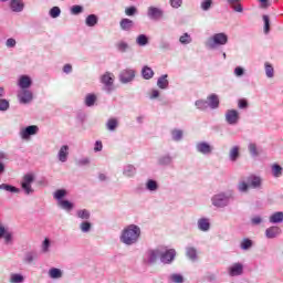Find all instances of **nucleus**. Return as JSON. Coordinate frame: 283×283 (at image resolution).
Segmentation results:
<instances>
[{
    "label": "nucleus",
    "instance_id": "f257e3e1",
    "mask_svg": "<svg viewBox=\"0 0 283 283\" xmlns=\"http://www.w3.org/2000/svg\"><path fill=\"white\" fill-rule=\"evenodd\" d=\"M140 227L136 224H129L122 231L119 240L123 244H126V247H132L138 243V240H140Z\"/></svg>",
    "mask_w": 283,
    "mask_h": 283
},
{
    "label": "nucleus",
    "instance_id": "f03ea898",
    "mask_svg": "<svg viewBox=\"0 0 283 283\" xmlns=\"http://www.w3.org/2000/svg\"><path fill=\"white\" fill-rule=\"evenodd\" d=\"M231 200H233V193L231 192H219L211 198V203L217 209H224L229 207Z\"/></svg>",
    "mask_w": 283,
    "mask_h": 283
},
{
    "label": "nucleus",
    "instance_id": "7ed1b4c3",
    "mask_svg": "<svg viewBox=\"0 0 283 283\" xmlns=\"http://www.w3.org/2000/svg\"><path fill=\"white\" fill-rule=\"evenodd\" d=\"M227 43H229V35H227V33H214L207 40L206 48H208V50H216V48L227 45Z\"/></svg>",
    "mask_w": 283,
    "mask_h": 283
},
{
    "label": "nucleus",
    "instance_id": "20e7f679",
    "mask_svg": "<svg viewBox=\"0 0 283 283\" xmlns=\"http://www.w3.org/2000/svg\"><path fill=\"white\" fill-rule=\"evenodd\" d=\"M158 260H160V248L149 249L146 251L144 255L145 264L154 265L156 262H158Z\"/></svg>",
    "mask_w": 283,
    "mask_h": 283
},
{
    "label": "nucleus",
    "instance_id": "39448f33",
    "mask_svg": "<svg viewBox=\"0 0 283 283\" xmlns=\"http://www.w3.org/2000/svg\"><path fill=\"white\" fill-rule=\"evenodd\" d=\"M32 182H34V174H27L22 178L21 187L25 196H32L34 189L32 188Z\"/></svg>",
    "mask_w": 283,
    "mask_h": 283
},
{
    "label": "nucleus",
    "instance_id": "423d86ee",
    "mask_svg": "<svg viewBox=\"0 0 283 283\" xmlns=\"http://www.w3.org/2000/svg\"><path fill=\"white\" fill-rule=\"evenodd\" d=\"M0 240H4V244L10 245L14 244V232L10 228H6L0 223Z\"/></svg>",
    "mask_w": 283,
    "mask_h": 283
},
{
    "label": "nucleus",
    "instance_id": "0eeeda50",
    "mask_svg": "<svg viewBox=\"0 0 283 283\" xmlns=\"http://www.w3.org/2000/svg\"><path fill=\"white\" fill-rule=\"evenodd\" d=\"M159 260L161 264H171V262L176 260V250L168 249L166 251H163V249H160Z\"/></svg>",
    "mask_w": 283,
    "mask_h": 283
},
{
    "label": "nucleus",
    "instance_id": "6e6552de",
    "mask_svg": "<svg viewBox=\"0 0 283 283\" xmlns=\"http://www.w3.org/2000/svg\"><path fill=\"white\" fill-rule=\"evenodd\" d=\"M105 92L108 94L114 91V73L106 72L101 77Z\"/></svg>",
    "mask_w": 283,
    "mask_h": 283
},
{
    "label": "nucleus",
    "instance_id": "1a4fd4ad",
    "mask_svg": "<svg viewBox=\"0 0 283 283\" xmlns=\"http://www.w3.org/2000/svg\"><path fill=\"white\" fill-rule=\"evenodd\" d=\"M147 17L151 21H160L165 17V11L158 7H148Z\"/></svg>",
    "mask_w": 283,
    "mask_h": 283
},
{
    "label": "nucleus",
    "instance_id": "9d476101",
    "mask_svg": "<svg viewBox=\"0 0 283 283\" xmlns=\"http://www.w3.org/2000/svg\"><path fill=\"white\" fill-rule=\"evenodd\" d=\"M39 134V126L31 125L20 130L22 140H30V136H36Z\"/></svg>",
    "mask_w": 283,
    "mask_h": 283
},
{
    "label": "nucleus",
    "instance_id": "9b49d317",
    "mask_svg": "<svg viewBox=\"0 0 283 283\" xmlns=\"http://www.w3.org/2000/svg\"><path fill=\"white\" fill-rule=\"evenodd\" d=\"M136 78V71L133 69H125L119 74L120 83H132Z\"/></svg>",
    "mask_w": 283,
    "mask_h": 283
},
{
    "label": "nucleus",
    "instance_id": "f8f14e48",
    "mask_svg": "<svg viewBox=\"0 0 283 283\" xmlns=\"http://www.w3.org/2000/svg\"><path fill=\"white\" fill-rule=\"evenodd\" d=\"M226 122L228 125H238L240 123V113L235 109H228L226 112Z\"/></svg>",
    "mask_w": 283,
    "mask_h": 283
},
{
    "label": "nucleus",
    "instance_id": "ddd939ff",
    "mask_svg": "<svg viewBox=\"0 0 283 283\" xmlns=\"http://www.w3.org/2000/svg\"><path fill=\"white\" fill-rule=\"evenodd\" d=\"M196 150L203 156H210V154H213V146H210L207 142H199L196 144Z\"/></svg>",
    "mask_w": 283,
    "mask_h": 283
},
{
    "label": "nucleus",
    "instance_id": "4468645a",
    "mask_svg": "<svg viewBox=\"0 0 283 283\" xmlns=\"http://www.w3.org/2000/svg\"><path fill=\"white\" fill-rule=\"evenodd\" d=\"M19 102L22 105H28V103H32V98H34L32 91L24 88L18 94Z\"/></svg>",
    "mask_w": 283,
    "mask_h": 283
},
{
    "label": "nucleus",
    "instance_id": "2eb2a0df",
    "mask_svg": "<svg viewBox=\"0 0 283 283\" xmlns=\"http://www.w3.org/2000/svg\"><path fill=\"white\" fill-rule=\"evenodd\" d=\"M230 277H238L244 273V265L242 263H233L228 268Z\"/></svg>",
    "mask_w": 283,
    "mask_h": 283
},
{
    "label": "nucleus",
    "instance_id": "dca6fc26",
    "mask_svg": "<svg viewBox=\"0 0 283 283\" xmlns=\"http://www.w3.org/2000/svg\"><path fill=\"white\" fill-rule=\"evenodd\" d=\"M247 180L251 189H262V177L250 175Z\"/></svg>",
    "mask_w": 283,
    "mask_h": 283
},
{
    "label": "nucleus",
    "instance_id": "f3484780",
    "mask_svg": "<svg viewBox=\"0 0 283 283\" xmlns=\"http://www.w3.org/2000/svg\"><path fill=\"white\" fill-rule=\"evenodd\" d=\"M197 227H198L199 231L207 233V231H209L211 229V221L209 220V218H200L197 221Z\"/></svg>",
    "mask_w": 283,
    "mask_h": 283
},
{
    "label": "nucleus",
    "instance_id": "a211bd4d",
    "mask_svg": "<svg viewBox=\"0 0 283 283\" xmlns=\"http://www.w3.org/2000/svg\"><path fill=\"white\" fill-rule=\"evenodd\" d=\"M69 156H70V146L67 145L61 146L57 153V160H60V163H67Z\"/></svg>",
    "mask_w": 283,
    "mask_h": 283
},
{
    "label": "nucleus",
    "instance_id": "6ab92c4d",
    "mask_svg": "<svg viewBox=\"0 0 283 283\" xmlns=\"http://www.w3.org/2000/svg\"><path fill=\"white\" fill-rule=\"evenodd\" d=\"M280 233H282V229L277 226H272L265 230V238H268V240H273L274 238H277Z\"/></svg>",
    "mask_w": 283,
    "mask_h": 283
},
{
    "label": "nucleus",
    "instance_id": "aec40b11",
    "mask_svg": "<svg viewBox=\"0 0 283 283\" xmlns=\"http://www.w3.org/2000/svg\"><path fill=\"white\" fill-rule=\"evenodd\" d=\"M207 103L210 109H218V107H220V98L216 94L209 95Z\"/></svg>",
    "mask_w": 283,
    "mask_h": 283
},
{
    "label": "nucleus",
    "instance_id": "412c9836",
    "mask_svg": "<svg viewBox=\"0 0 283 283\" xmlns=\"http://www.w3.org/2000/svg\"><path fill=\"white\" fill-rule=\"evenodd\" d=\"M10 8L12 12H23V9L25 8V3H23V0H11Z\"/></svg>",
    "mask_w": 283,
    "mask_h": 283
},
{
    "label": "nucleus",
    "instance_id": "4be33fe9",
    "mask_svg": "<svg viewBox=\"0 0 283 283\" xmlns=\"http://www.w3.org/2000/svg\"><path fill=\"white\" fill-rule=\"evenodd\" d=\"M18 85L21 87V90H28V87H31L32 85V78H30L28 75H22L19 78Z\"/></svg>",
    "mask_w": 283,
    "mask_h": 283
},
{
    "label": "nucleus",
    "instance_id": "5701e85b",
    "mask_svg": "<svg viewBox=\"0 0 283 283\" xmlns=\"http://www.w3.org/2000/svg\"><path fill=\"white\" fill-rule=\"evenodd\" d=\"M123 176H125L126 178H134V176H136L135 166L132 164L125 165L123 168Z\"/></svg>",
    "mask_w": 283,
    "mask_h": 283
},
{
    "label": "nucleus",
    "instance_id": "b1692460",
    "mask_svg": "<svg viewBox=\"0 0 283 283\" xmlns=\"http://www.w3.org/2000/svg\"><path fill=\"white\" fill-rule=\"evenodd\" d=\"M269 222L271 224H280L283 222V212L282 211H277V212H274L270 216L269 218Z\"/></svg>",
    "mask_w": 283,
    "mask_h": 283
},
{
    "label": "nucleus",
    "instance_id": "393cba45",
    "mask_svg": "<svg viewBox=\"0 0 283 283\" xmlns=\"http://www.w3.org/2000/svg\"><path fill=\"white\" fill-rule=\"evenodd\" d=\"M49 277L51 280H61V277H63V270L59 268H51L49 270Z\"/></svg>",
    "mask_w": 283,
    "mask_h": 283
},
{
    "label": "nucleus",
    "instance_id": "a878e982",
    "mask_svg": "<svg viewBox=\"0 0 283 283\" xmlns=\"http://www.w3.org/2000/svg\"><path fill=\"white\" fill-rule=\"evenodd\" d=\"M146 189L147 191H150V193H156V191H158L159 189L158 181L154 179H148L146 181Z\"/></svg>",
    "mask_w": 283,
    "mask_h": 283
},
{
    "label": "nucleus",
    "instance_id": "bb28decb",
    "mask_svg": "<svg viewBox=\"0 0 283 283\" xmlns=\"http://www.w3.org/2000/svg\"><path fill=\"white\" fill-rule=\"evenodd\" d=\"M231 163H235L240 158V146H233L229 151Z\"/></svg>",
    "mask_w": 283,
    "mask_h": 283
},
{
    "label": "nucleus",
    "instance_id": "cd10ccee",
    "mask_svg": "<svg viewBox=\"0 0 283 283\" xmlns=\"http://www.w3.org/2000/svg\"><path fill=\"white\" fill-rule=\"evenodd\" d=\"M0 189L1 191H8L9 193H21V189L9 184H1Z\"/></svg>",
    "mask_w": 283,
    "mask_h": 283
},
{
    "label": "nucleus",
    "instance_id": "c85d7f7f",
    "mask_svg": "<svg viewBox=\"0 0 283 283\" xmlns=\"http://www.w3.org/2000/svg\"><path fill=\"white\" fill-rule=\"evenodd\" d=\"M186 255L191 260L192 262H196L198 260V250L193 247H187L186 248Z\"/></svg>",
    "mask_w": 283,
    "mask_h": 283
},
{
    "label": "nucleus",
    "instance_id": "c756f323",
    "mask_svg": "<svg viewBox=\"0 0 283 283\" xmlns=\"http://www.w3.org/2000/svg\"><path fill=\"white\" fill-rule=\"evenodd\" d=\"M168 75H161L158 80H157V86L159 87V90H167V87H169V80Z\"/></svg>",
    "mask_w": 283,
    "mask_h": 283
},
{
    "label": "nucleus",
    "instance_id": "7c9ffc66",
    "mask_svg": "<svg viewBox=\"0 0 283 283\" xmlns=\"http://www.w3.org/2000/svg\"><path fill=\"white\" fill-rule=\"evenodd\" d=\"M85 23L87 28H94L95 25L98 24V15L96 14H90L85 19Z\"/></svg>",
    "mask_w": 283,
    "mask_h": 283
},
{
    "label": "nucleus",
    "instance_id": "2f4dec72",
    "mask_svg": "<svg viewBox=\"0 0 283 283\" xmlns=\"http://www.w3.org/2000/svg\"><path fill=\"white\" fill-rule=\"evenodd\" d=\"M119 25H120L122 30L129 32V30H132V28H134V21L125 18V19H122Z\"/></svg>",
    "mask_w": 283,
    "mask_h": 283
},
{
    "label": "nucleus",
    "instance_id": "473e14b6",
    "mask_svg": "<svg viewBox=\"0 0 283 283\" xmlns=\"http://www.w3.org/2000/svg\"><path fill=\"white\" fill-rule=\"evenodd\" d=\"M142 76L146 81H149V78H154V70L149 66H144L142 70Z\"/></svg>",
    "mask_w": 283,
    "mask_h": 283
},
{
    "label": "nucleus",
    "instance_id": "72a5a7b5",
    "mask_svg": "<svg viewBox=\"0 0 283 283\" xmlns=\"http://www.w3.org/2000/svg\"><path fill=\"white\" fill-rule=\"evenodd\" d=\"M136 43L137 45H139L140 48H145V45L149 44V38H147V35L145 34H139L136 39Z\"/></svg>",
    "mask_w": 283,
    "mask_h": 283
},
{
    "label": "nucleus",
    "instance_id": "f704fd0d",
    "mask_svg": "<svg viewBox=\"0 0 283 283\" xmlns=\"http://www.w3.org/2000/svg\"><path fill=\"white\" fill-rule=\"evenodd\" d=\"M116 127H118V119L111 118L107 120L106 129H108V132H116Z\"/></svg>",
    "mask_w": 283,
    "mask_h": 283
},
{
    "label": "nucleus",
    "instance_id": "c9c22d12",
    "mask_svg": "<svg viewBox=\"0 0 283 283\" xmlns=\"http://www.w3.org/2000/svg\"><path fill=\"white\" fill-rule=\"evenodd\" d=\"M168 280H169V282H172V283H184L185 282V277L182 276V274H178V273L170 274Z\"/></svg>",
    "mask_w": 283,
    "mask_h": 283
},
{
    "label": "nucleus",
    "instance_id": "e433bc0d",
    "mask_svg": "<svg viewBox=\"0 0 283 283\" xmlns=\"http://www.w3.org/2000/svg\"><path fill=\"white\" fill-rule=\"evenodd\" d=\"M237 188H238V191H240V193H247L250 188L249 181H244V180L239 181Z\"/></svg>",
    "mask_w": 283,
    "mask_h": 283
},
{
    "label": "nucleus",
    "instance_id": "4c0bfd02",
    "mask_svg": "<svg viewBox=\"0 0 283 283\" xmlns=\"http://www.w3.org/2000/svg\"><path fill=\"white\" fill-rule=\"evenodd\" d=\"M59 205L64 211H72L74 209V203L67 201V200H60Z\"/></svg>",
    "mask_w": 283,
    "mask_h": 283
},
{
    "label": "nucleus",
    "instance_id": "58836bf2",
    "mask_svg": "<svg viewBox=\"0 0 283 283\" xmlns=\"http://www.w3.org/2000/svg\"><path fill=\"white\" fill-rule=\"evenodd\" d=\"M158 163L159 165H164V166L171 165V163H174V158L169 155H165L158 159Z\"/></svg>",
    "mask_w": 283,
    "mask_h": 283
},
{
    "label": "nucleus",
    "instance_id": "ea45409f",
    "mask_svg": "<svg viewBox=\"0 0 283 283\" xmlns=\"http://www.w3.org/2000/svg\"><path fill=\"white\" fill-rule=\"evenodd\" d=\"M251 247H253V241L251 239H243L241 241L240 248L242 249V251H249Z\"/></svg>",
    "mask_w": 283,
    "mask_h": 283
},
{
    "label": "nucleus",
    "instance_id": "a19ab883",
    "mask_svg": "<svg viewBox=\"0 0 283 283\" xmlns=\"http://www.w3.org/2000/svg\"><path fill=\"white\" fill-rule=\"evenodd\" d=\"M94 103H96V96L94 94H87L85 97L86 107H94Z\"/></svg>",
    "mask_w": 283,
    "mask_h": 283
},
{
    "label": "nucleus",
    "instance_id": "79ce46f5",
    "mask_svg": "<svg viewBox=\"0 0 283 283\" xmlns=\"http://www.w3.org/2000/svg\"><path fill=\"white\" fill-rule=\"evenodd\" d=\"M195 105H196L197 109L205 112V109H207L209 107V102H207L205 99H199V101H196Z\"/></svg>",
    "mask_w": 283,
    "mask_h": 283
},
{
    "label": "nucleus",
    "instance_id": "37998d69",
    "mask_svg": "<svg viewBox=\"0 0 283 283\" xmlns=\"http://www.w3.org/2000/svg\"><path fill=\"white\" fill-rule=\"evenodd\" d=\"M182 135H184V133L181 129H172L171 130V138L176 143L180 142V139L182 138Z\"/></svg>",
    "mask_w": 283,
    "mask_h": 283
},
{
    "label": "nucleus",
    "instance_id": "c03bdc74",
    "mask_svg": "<svg viewBox=\"0 0 283 283\" xmlns=\"http://www.w3.org/2000/svg\"><path fill=\"white\" fill-rule=\"evenodd\" d=\"M76 216L81 220H90L91 213L88 212L87 209H82V210H77Z\"/></svg>",
    "mask_w": 283,
    "mask_h": 283
},
{
    "label": "nucleus",
    "instance_id": "a18cd8bd",
    "mask_svg": "<svg viewBox=\"0 0 283 283\" xmlns=\"http://www.w3.org/2000/svg\"><path fill=\"white\" fill-rule=\"evenodd\" d=\"M211 6H213V0L201 1V10H203V12H209V10H211Z\"/></svg>",
    "mask_w": 283,
    "mask_h": 283
},
{
    "label": "nucleus",
    "instance_id": "49530a36",
    "mask_svg": "<svg viewBox=\"0 0 283 283\" xmlns=\"http://www.w3.org/2000/svg\"><path fill=\"white\" fill-rule=\"evenodd\" d=\"M24 280L25 279L23 277V275L17 274V273L11 274V276H10V282L11 283H23Z\"/></svg>",
    "mask_w": 283,
    "mask_h": 283
},
{
    "label": "nucleus",
    "instance_id": "de8ad7c7",
    "mask_svg": "<svg viewBox=\"0 0 283 283\" xmlns=\"http://www.w3.org/2000/svg\"><path fill=\"white\" fill-rule=\"evenodd\" d=\"M272 175L274 178H280V176H282V166L274 164L272 166Z\"/></svg>",
    "mask_w": 283,
    "mask_h": 283
},
{
    "label": "nucleus",
    "instance_id": "09e8293b",
    "mask_svg": "<svg viewBox=\"0 0 283 283\" xmlns=\"http://www.w3.org/2000/svg\"><path fill=\"white\" fill-rule=\"evenodd\" d=\"M10 109V101L0 98V112H8Z\"/></svg>",
    "mask_w": 283,
    "mask_h": 283
},
{
    "label": "nucleus",
    "instance_id": "8fccbe9b",
    "mask_svg": "<svg viewBox=\"0 0 283 283\" xmlns=\"http://www.w3.org/2000/svg\"><path fill=\"white\" fill-rule=\"evenodd\" d=\"M67 196V191L65 189H59L54 192V199L55 200H63Z\"/></svg>",
    "mask_w": 283,
    "mask_h": 283
},
{
    "label": "nucleus",
    "instance_id": "3c124183",
    "mask_svg": "<svg viewBox=\"0 0 283 283\" xmlns=\"http://www.w3.org/2000/svg\"><path fill=\"white\" fill-rule=\"evenodd\" d=\"M179 42L182 45H189V43H191V35H189V33H184L180 38H179Z\"/></svg>",
    "mask_w": 283,
    "mask_h": 283
},
{
    "label": "nucleus",
    "instance_id": "603ef678",
    "mask_svg": "<svg viewBox=\"0 0 283 283\" xmlns=\"http://www.w3.org/2000/svg\"><path fill=\"white\" fill-rule=\"evenodd\" d=\"M265 74L268 78H273V76H275V71L273 66L269 63H265Z\"/></svg>",
    "mask_w": 283,
    "mask_h": 283
},
{
    "label": "nucleus",
    "instance_id": "864d4df0",
    "mask_svg": "<svg viewBox=\"0 0 283 283\" xmlns=\"http://www.w3.org/2000/svg\"><path fill=\"white\" fill-rule=\"evenodd\" d=\"M263 22H264V32L265 34H269L271 32V19L269 15H263Z\"/></svg>",
    "mask_w": 283,
    "mask_h": 283
},
{
    "label": "nucleus",
    "instance_id": "5fc2aeb1",
    "mask_svg": "<svg viewBox=\"0 0 283 283\" xmlns=\"http://www.w3.org/2000/svg\"><path fill=\"white\" fill-rule=\"evenodd\" d=\"M118 52H127L129 50V44L125 41H120L116 44Z\"/></svg>",
    "mask_w": 283,
    "mask_h": 283
},
{
    "label": "nucleus",
    "instance_id": "6e6d98bb",
    "mask_svg": "<svg viewBox=\"0 0 283 283\" xmlns=\"http://www.w3.org/2000/svg\"><path fill=\"white\" fill-rule=\"evenodd\" d=\"M49 14L52 19H57V17H61V8L59 7L51 8Z\"/></svg>",
    "mask_w": 283,
    "mask_h": 283
},
{
    "label": "nucleus",
    "instance_id": "4d7b16f0",
    "mask_svg": "<svg viewBox=\"0 0 283 283\" xmlns=\"http://www.w3.org/2000/svg\"><path fill=\"white\" fill-rule=\"evenodd\" d=\"M80 229L83 233H90V230L92 229V223H90V221H84L80 224Z\"/></svg>",
    "mask_w": 283,
    "mask_h": 283
},
{
    "label": "nucleus",
    "instance_id": "13d9d810",
    "mask_svg": "<svg viewBox=\"0 0 283 283\" xmlns=\"http://www.w3.org/2000/svg\"><path fill=\"white\" fill-rule=\"evenodd\" d=\"M50 239H44V241L42 242V253H50Z\"/></svg>",
    "mask_w": 283,
    "mask_h": 283
},
{
    "label": "nucleus",
    "instance_id": "bf43d9fd",
    "mask_svg": "<svg viewBox=\"0 0 283 283\" xmlns=\"http://www.w3.org/2000/svg\"><path fill=\"white\" fill-rule=\"evenodd\" d=\"M34 258H36V253L34 252H28L25 255H24V262H28L29 264L31 262H34Z\"/></svg>",
    "mask_w": 283,
    "mask_h": 283
},
{
    "label": "nucleus",
    "instance_id": "052dcab7",
    "mask_svg": "<svg viewBox=\"0 0 283 283\" xmlns=\"http://www.w3.org/2000/svg\"><path fill=\"white\" fill-rule=\"evenodd\" d=\"M83 12V7L75 4L71 8V14H81Z\"/></svg>",
    "mask_w": 283,
    "mask_h": 283
},
{
    "label": "nucleus",
    "instance_id": "680f3d73",
    "mask_svg": "<svg viewBox=\"0 0 283 283\" xmlns=\"http://www.w3.org/2000/svg\"><path fill=\"white\" fill-rule=\"evenodd\" d=\"M136 12H138L136 7H129V8H126V10H125V14L127 17H134V14H136Z\"/></svg>",
    "mask_w": 283,
    "mask_h": 283
},
{
    "label": "nucleus",
    "instance_id": "e2e57ef3",
    "mask_svg": "<svg viewBox=\"0 0 283 283\" xmlns=\"http://www.w3.org/2000/svg\"><path fill=\"white\" fill-rule=\"evenodd\" d=\"M231 8L234 10V12H244V8L240 2H237L234 4H230Z\"/></svg>",
    "mask_w": 283,
    "mask_h": 283
},
{
    "label": "nucleus",
    "instance_id": "0e129e2a",
    "mask_svg": "<svg viewBox=\"0 0 283 283\" xmlns=\"http://www.w3.org/2000/svg\"><path fill=\"white\" fill-rule=\"evenodd\" d=\"M77 167H85L87 165H90V158H82L80 160H77L76 163Z\"/></svg>",
    "mask_w": 283,
    "mask_h": 283
},
{
    "label": "nucleus",
    "instance_id": "69168bd1",
    "mask_svg": "<svg viewBox=\"0 0 283 283\" xmlns=\"http://www.w3.org/2000/svg\"><path fill=\"white\" fill-rule=\"evenodd\" d=\"M171 8L178 10L182 6V0H170Z\"/></svg>",
    "mask_w": 283,
    "mask_h": 283
},
{
    "label": "nucleus",
    "instance_id": "338daca9",
    "mask_svg": "<svg viewBox=\"0 0 283 283\" xmlns=\"http://www.w3.org/2000/svg\"><path fill=\"white\" fill-rule=\"evenodd\" d=\"M249 151L252 156H258V146H255V144H250Z\"/></svg>",
    "mask_w": 283,
    "mask_h": 283
},
{
    "label": "nucleus",
    "instance_id": "774afa93",
    "mask_svg": "<svg viewBox=\"0 0 283 283\" xmlns=\"http://www.w3.org/2000/svg\"><path fill=\"white\" fill-rule=\"evenodd\" d=\"M160 50H171V43L167 41H161L159 44Z\"/></svg>",
    "mask_w": 283,
    "mask_h": 283
}]
</instances>
